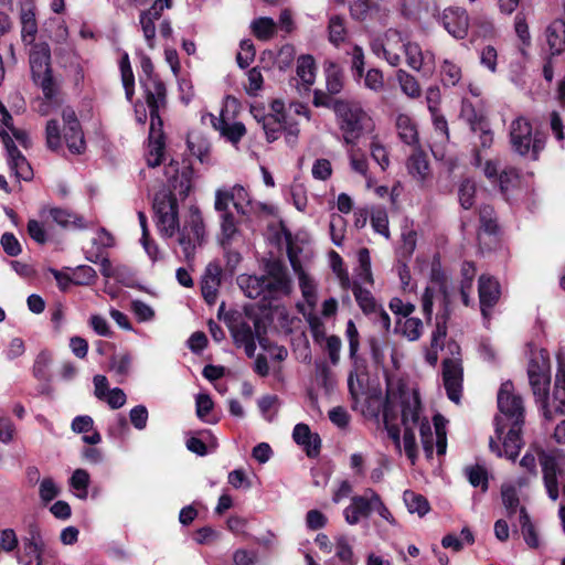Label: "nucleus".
Wrapping results in <instances>:
<instances>
[{
    "instance_id": "c03bdc74",
    "label": "nucleus",
    "mask_w": 565,
    "mask_h": 565,
    "mask_svg": "<svg viewBox=\"0 0 565 565\" xmlns=\"http://www.w3.org/2000/svg\"><path fill=\"white\" fill-rule=\"evenodd\" d=\"M89 473L84 469H76L71 479L70 486L76 491V497L85 500L88 495Z\"/></svg>"
},
{
    "instance_id": "1a4fd4ad",
    "label": "nucleus",
    "mask_w": 565,
    "mask_h": 565,
    "mask_svg": "<svg viewBox=\"0 0 565 565\" xmlns=\"http://www.w3.org/2000/svg\"><path fill=\"white\" fill-rule=\"evenodd\" d=\"M498 407L500 415L495 417V433L499 438L507 429L508 424L524 423V407L521 396L515 394L511 382L501 384L498 392Z\"/></svg>"
},
{
    "instance_id": "79ce46f5",
    "label": "nucleus",
    "mask_w": 565,
    "mask_h": 565,
    "mask_svg": "<svg viewBox=\"0 0 565 565\" xmlns=\"http://www.w3.org/2000/svg\"><path fill=\"white\" fill-rule=\"evenodd\" d=\"M403 500L411 513L423 516L429 511L428 501L422 494L407 490L403 494Z\"/></svg>"
},
{
    "instance_id": "412c9836",
    "label": "nucleus",
    "mask_w": 565,
    "mask_h": 565,
    "mask_svg": "<svg viewBox=\"0 0 565 565\" xmlns=\"http://www.w3.org/2000/svg\"><path fill=\"white\" fill-rule=\"evenodd\" d=\"M403 53L405 54L407 65L414 71L419 72L425 66L433 70L435 66L434 54L430 52L424 54L420 46L415 42H411L408 39Z\"/></svg>"
},
{
    "instance_id": "a19ab883",
    "label": "nucleus",
    "mask_w": 565,
    "mask_h": 565,
    "mask_svg": "<svg viewBox=\"0 0 565 565\" xmlns=\"http://www.w3.org/2000/svg\"><path fill=\"white\" fill-rule=\"evenodd\" d=\"M440 76L445 86H456L462 77L461 67L446 58L440 67Z\"/></svg>"
},
{
    "instance_id": "052dcab7",
    "label": "nucleus",
    "mask_w": 565,
    "mask_h": 565,
    "mask_svg": "<svg viewBox=\"0 0 565 565\" xmlns=\"http://www.w3.org/2000/svg\"><path fill=\"white\" fill-rule=\"evenodd\" d=\"M61 492L60 487L52 478H44L39 486V494L43 502L47 503L55 499Z\"/></svg>"
},
{
    "instance_id": "37998d69",
    "label": "nucleus",
    "mask_w": 565,
    "mask_h": 565,
    "mask_svg": "<svg viewBox=\"0 0 565 565\" xmlns=\"http://www.w3.org/2000/svg\"><path fill=\"white\" fill-rule=\"evenodd\" d=\"M396 78L401 86L402 92L411 98H417L420 96V86L417 79L408 74L404 70H398L396 73Z\"/></svg>"
},
{
    "instance_id": "4be33fe9",
    "label": "nucleus",
    "mask_w": 565,
    "mask_h": 565,
    "mask_svg": "<svg viewBox=\"0 0 565 565\" xmlns=\"http://www.w3.org/2000/svg\"><path fill=\"white\" fill-rule=\"evenodd\" d=\"M499 297V282L489 276H481L479 278V298L481 311L484 317L488 315L487 310L497 303Z\"/></svg>"
},
{
    "instance_id": "f03ea898",
    "label": "nucleus",
    "mask_w": 565,
    "mask_h": 565,
    "mask_svg": "<svg viewBox=\"0 0 565 565\" xmlns=\"http://www.w3.org/2000/svg\"><path fill=\"white\" fill-rule=\"evenodd\" d=\"M153 210L159 233L164 237H172L177 231L180 232L179 244L182 247L184 257L190 262L194 257L198 246L204 239V223L199 211H192L183 227H179L178 203L174 195L168 190L156 193Z\"/></svg>"
},
{
    "instance_id": "603ef678",
    "label": "nucleus",
    "mask_w": 565,
    "mask_h": 565,
    "mask_svg": "<svg viewBox=\"0 0 565 565\" xmlns=\"http://www.w3.org/2000/svg\"><path fill=\"white\" fill-rule=\"evenodd\" d=\"M214 403L209 394L201 393L195 397L196 416L209 424H213L216 420L210 419L207 416L213 409Z\"/></svg>"
},
{
    "instance_id": "4c0bfd02",
    "label": "nucleus",
    "mask_w": 565,
    "mask_h": 565,
    "mask_svg": "<svg viewBox=\"0 0 565 565\" xmlns=\"http://www.w3.org/2000/svg\"><path fill=\"white\" fill-rule=\"evenodd\" d=\"M297 76L307 87L315 83L316 65L312 56L303 55L298 58Z\"/></svg>"
},
{
    "instance_id": "a878e982",
    "label": "nucleus",
    "mask_w": 565,
    "mask_h": 565,
    "mask_svg": "<svg viewBox=\"0 0 565 565\" xmlns=\"http://www.w3.org/2000/svg\"><path fill=\"white\" fill-rule=\"evenodd\" d=\"M462 111L465 116H467L471 130L479 132L480 147L482 149L490 148L493 143V134L490 130L489 124L482 116H478L472 109L471 114H468V108L466 107Z\"/></svg>"
},
{
    "instance_id": "338daca9",
    "label": "nucleus",
    "mask_w": 565,
    "mask_h": 565,
    "mask_svg": "<svg viewBox=\"0 0 565 565\" xmlns=\"http://www.w3.org/2000/svg\"><path fill=\"white\" fill-rule=\"evenodd\" d=\"M290 195L295 207L303 212L308 205L307 190L302 183H294L290 186Z\"/></svg>"
},
{
    "instance_id": "58836bf2",
    "label": "nucleus",
    "mask_w": 565,
    "mask_h": 565,
    "mask_svg": "<svg viewBox=\"0 0 565 565\" xmlns=\"http://www.w3.org/2000/svg\"><path fill=\"white\" fill-rule=\"evenodd\" d=\"M475 536L469 527L465 526L461 530V539H459L456 534L449 533L445 535L441 540V545L445 548H450L455 552H459L463 548V544L467 543L468 545L473 544Z\"/></svg>"
},
{
    "instance_id": "cd10ccee",
    "label": "nucleus",
    "mask_w": 565,
    "mask_h": 565,
    "mask_svg": "<svg viewBox=\"0 0 565 565\" xmlns=\"http://www.w3.org/2000/svg\"><path fill=\"white\" fill-rule=\"evenodd\" d=\"M546 41L552 54L565 53V21L557 19L546 29Z\"/></svg>"
},
{
    "instance_id": "774afa93",
    "label": "nucleus",
    "mask_w": 565,
    "mask_h": 565,
    "mask_svg": "<svg viewBox=\"0 0 565 565\" xmlns=\"http://www.w3.org/2000/svg\"><path fill=\"white\" fill-rule=\"evenodd\" d=\"M46 143L52 150H56L62 146L60 126L54 119L49 120L46 124Z\"/></svg>"
},
{
    "instance_id": "6ab92c4d",
    "label": "nucleus",
    "mask_w": 565,
    "mask_h": 565,
    "mask_svg": "<svg viewBox=\"0 0 565 565\" xmlns=\"http://www.w3.org/2000/svg\"><path fill=\"white\" fill-rule=\"evenodd\" d=\"M289 258L291 267L298 278L302 298L309 307L310 311H313L318 302L317 284L295 256H289Z\"/></svg>"
},
{
    "instance_id": "b1692460",
    "label": "nucleus",
    "mask_w": 565,
    "mask_h": 565,
    "mask_svg": "<svg viewBox=\"0 0 565 565\" xmlns=\"http://www.w3.org/2000/svg\"><path fill=\"white\" fill-rule=\"evenodd\" d=\"M220 214L218 241L223 247L232 245L241 236L238 222L231 211H217Z\"/></svg>"
},
{
    "instance_id": "c756f323",
    "label": "nucleus",
    "mask_w": 565,
    "mask_h": 565,
    "mask_svg": "<svg viewBox=\"0 0 565 565\" xmlns=\"http://www.w3.org/2000/svg\"><path fill=\"white\" fill-rule=\"evenodd\" d=\"M552 403L555 412L565 414V360L562 354H557V373Z\"/></svg>"
},
{
    "instance_id": "4d7b16f0",
    "label": "nucleus",
    "mask_w": 565,
    "mask_h": 565,
    "mask_svg": "<svg viewBox=\"0 0 565 565\" xmlns=\"http://www.w3.org/2000/svg\"><path fill=\"white\" fill-rule=\"evenodd\" d=\"M480 64L492 74L498 71V51L492 45H486L480 50Z\"/></svg>"
},
{
    "instance_id": "9d476101",
    "label": "nucleus",
    "mask_w": 565,
    "mask_h": 565,
    "mask_svg": "<svg viewBox=\"0 0 565 565\" xmlns=\"http://www.w3.org/2000/svg\"><path fill=\"white\" fill-rule=\"evenodd\" d=\"M51 51L46 43H36L30 52V67L32 79L46 99H52L57 92V85L52 75Z\"/></svg>"
},
{
    "instance_id": "dca6fc26",
    "label": "nucleus",
    "mask_w": 565,
    "mask_h": 565,
    "mask_svg": "<svg viewBox=\"0 0 565 565\" xmlns=\"http://www.w3.org/2000/svg\"><path fill=\"white\" fill-rule=\"evenodd\" d=\"M265 294L269 297L277 298L280 296H288L292 291V282L289 278L287 270L280 263L274 262L268 266L266 276Z\"/></svg>"
},
{
    "instance_id": "393cba45",
    "label": "nucleus",
    "mask_w": 565,
    "mask_h": 565,
    "mask_svg": "<svg viewBox=\"0 0 565 565\" xmlns=\"http://www.w3.org/2000/svg\"><path fill=\"white\" fill-rule=\"evenodd\" d=\"M529 375L530 385L532 387L533 394L537 402H541L544 408V416L546 418L552 417V409L548 408L546 402H547V395H548V387L551 382L550 373H534V371L531 372Z\"/></svg>"
},
{
    "instance_id": "7ed1b4c3",
    "label": "nucleus",
    "mask_w": 565,
    "mask_h": 565,
    "mask_svg": "<svg viewBox=\"0 0 565 565\" xmlns=\"http://www.w3.org/2000/svg\"><path fill=\"white\" fill-rule=\"evenodd\" d=\"M140 83L142 85L147 105L150 109V129L147 163L149 167H157L163 158V121L159 115L160 109L166 107V87L153 75V65L148 56L141 57Z\"/></svg>"
},
{
    "instance_id": "e433bc0d",
    "label": "nucleus",
    "mask_w": 565,
    "mask_h": 565,
    "mask_svg": "<svg viewBox=\"0 0 565 565\" xmlns=\"http://www.w3.org/2000/svg\"><path fill=\"white\" fill-rule=\"evenodd\" d=\"M49 214L54 223L62 227H78L83 228L85 227V224L83 222V218L72 214L71 212L57 207H52L49 211Z\"/></svg>"
},
{
    "instance_id": "13d9d810",
    "label": "nucleus",
    "mask_w": 565,
    "mask_h": 565,
    "mask_svg": "<svg viewBox=\"0 0 565 565\" xmlns=\"http://www.w3.org/2000/svg\"><path fill=\"white\" fill-rule=\"evenodd\" d=\"M329 227L333 244L341 246L345 237V220L339 215H332Z\"/></svg>"
},
{
    "instance_id": "2f4dec72",
    "label": "nucleus",
    "mask_w": 565,
    "mask_h": 565,
    "mask_svg": "<svg viewBox=\"0 0 565 565\" xmlns=\"http://www.w3.org/2000/svg\"><path fill=\"white\" fill-rule=\"evenodd\" d=\"M212 121L214 128L233 143L238 142L246 132L245 126L242 122H230L225 118L224 113L221 114L220 119L212 118Z\"/></svg>"
},
{
    "instance_id": "6e6d98bb",
    "label": "nucleus",
    "mask_w": 565,
    "mask_h": 565,
    "mask_svg": "<svg viewBox=\"0 0 565 565\" xmlns=\"http://www.w3.org/2000/svg\"><path fill=\"white\" fill-rule=\"evenodd\" d=\"M348 154L351 169L362 177H366V172H369V162L365 154L355 148H351Z\"/></svg>"
},
{
    "instance_id": "49530a36",
    "label": "nucleus",
    "mask_w": 565,
    "mask_h": 565,
    "mask_svg": "<svg viewBox=\"0 0 565 565\" xmlns=\"http://www.w3.org/2000/svg\"><path fill=\"white\" fill-rule=\"evenodd\" d=\"M326 84L330 94H338L343 87V74L333 63H329L326 67Z\"/></svg>"
},
{
    "instance_id": "de8ad7c7",
    "label": "nucleus",
    "mask_w": 565,
    "mask_h": 565,
    "mask_svg": "<svg viewBox=\"0 0 565 565\" xmlns=\"http://www.w3.org/2000/svg\"><path fill=\"white\" fill-rule=\"evenodd\" d=\"M252 29L259 40L266 41L275 34L276 23L270 18H258L253 21Z\"/></svg>"
},
{
    "instance_id": "09e8293b",
    "label": "nucleus",
    "mask_w": 565,
    "mask_h": 565,
    "mask_svg": "<svg viewBox=\"0 0 565 565\" xmlns=\"http://www.w3.org/2000/svg\"><path fill=\"white\" fill-rule=\"evenodd\" d=\"M370 152L372 159L381 167L382 170H386L388 168V151L376 136H374L371 140Z\"/></svg>"
},
{
    "instance_id": "8fccbe9b",
    "label": "nucleus",
    "mask_w": 565,
    "mask_h": 565,
    "mask_svg": "<svg viewBox=\"0 0 565 565\" xmlns=\"http://www.w3.org/2000/svg\"><path fill=\"white\" fill-rule=\"evenodd\" d=\"M550 355L548 352L545 350H540L532 353L529 367H527V374H531L532 371L534 373H550Z\"/></svg>"
},
{
    "instance_id": "c9c22d12",
    "label": "nucleus",
    "mask_w": 565,
    "mask_h": 565,
    "mask_svg": "<svg viewBox=\"0 0 565 565\" xmlns=\"http://www.w3.org/2000/svg\"><path fill=\"white\" fill-rule=\"evenodd\" d=\"M188 148L201 162H205L210 153V142L200 134L191 132L188 136Z\"/></svg>"
},
{
    "instance_id": "39448f33",
    "label": "nucleus",
    "mask_w": 565,
    "mask_h": 565,
    "mask_svg": "<svg viewBox=\"0 0 565 565\" xmlns=\"http://www.w3.org/2000/svg\"><path fill=\"white\" fill-rule=\"evenodd\" d=\"M332 109L337 116L345 143L355 145L362 136L373 131V119L358 104L335 99L333 100Z\"/></svg>"
},
{
    "instance_id": "473e14b6",
    "label": "nucleus",
    "mask_w": 565,
    "mask_h": 565,
    "mask_svg": "<svg viewBox=\"0 0 565 565\" xmlns=\"http://www.w3.org/2000/svg\"><path fill=\"white\" fill-rule=\"evenodd\" d=\"M238 286L244 291V294L252 299L258 298L265 294V285L266 279L257 276H250V275H241L237 278Z\"/></svg>"
},
{
    "instance_id": "4468645a",
    "label": "nucleus",
    "mask_w": 565,
    "mask_h": 565,
    "mask_svg": "<svg viewBox=\"0 0 565 565\" xmlns=\"http://www.w3.org/2000/svg\"><path fill=\"white\" fill-rule=\"evenodd\" d=\"M523 424H508L510 426L508 431H503L501 438L495 434V438L499 441H502V448L497 443V440L491 437L490 438V449L495 452L499 457H507L510 460H514L519 455L521 447L523 446V440L521 437V429Z\"/></svg>"
},
{
    "instance_id": "f257e3e1",
    "label": "nucleus",
    "mask_w": 565,
    "mask_h": 565,
    "mask_svg": "<svg viewBox=\"0 0 565 565\" xmlns=\"http://www.w3.org/2000/svg\"><path fill=\"white\" fill-rule=\"evenodd\" d=\"M361 412L370 418H379L382 413L384 428L398 454L402 452V441L397 419H401L404 429L403 447L412 463L417 458L416 429L428 458L433 456L435 446L438 455L446 452V419L439 414L434 416V434L428 418L423 414L417 391L408 388L399 381H388L385 401L377 394L369 395Z\"/></svg>"
},
{
    "instance_id": "aec40b11",
    "label": "nucleus",
    "mask_w": 565,
    "mask_h": 565,
    "mask_svg": "<svg viewBox=\"0 0 565 565\" xmlns=\"http://www.w3.org/2000/svg\"><path fill=\"white\" fill-rule=\"evenodd\" d=\"M445 29L456 39H465L469 30V18L462 8H447L443 12Z\"/></svg>"
},
{
    "instance_id": "bf43d9fd",
    "label": "nucleus",
    "mask_w": 565,
    "mask_h": 565,
    "mask_svg": "<svg viewBox=\"0 0 565 565\" xmlns=\"http://www.w3.org/2000/svg\"><path fill=\"white\" fill-rule=\"evenodd\" d=\"M520 519L522 525V534L524 536L526 544L532 548H536L539 546V537L534 531L533 525L530 522L529 515L526 514L523 508L521 509Z\"/></svg>"
},
{
    "instance_id": "f8f14e48",
    "label": "nucleus",
    "mask_w": 565,
    "mask_h": 565,
    "mask_svg": "<svg viewBox=\"0 0 565 565\" xmlns=\"http://www.w3.org/2000/svg\"><path fill=\"white\" fill-rule=\"evenodd\" d=\"M407 39L402 32L390 29L371 42V50L391 66H398L402 62V53Z\"/></svg>"
},
{
    "instance_id": "2eb2a0df",
    "label": "nucleus",
    "mask_w": 565,
    "mask_h": 565,
    "mask_svg": "<svg viewBox=\"0 0 565 565\" xmlns=\"http://www.w3.org/2000/svg\"><path fill=\"white\" fill-rule=\"evenodd\" d=\"M463 370L459 359H445L443 362V382L447 396L455 403L460 402Z\"/></svg>"
},
{
    "instance_id": "20e7f679",
    "label": "nucleus",
    "mask_w": 565,
    "mask_h": 565,
    "mask_svg": "<svg viewBox=\"0 0 565 565\" xmlns=\"http://www.w3.org/2000/svg\"><path fill=\"white\" fill-rule=\"evenodd\" d=\"M536 459H539L542 468L547 494L555 501L558 498L557 476L563 472L562 465L565 463V450H545L540 445L532 444L520 460V466L535 477L537 475Z\"/></svg>"
},
{
    "instance_id": "f3484780",
    "label": "nucleus",
    "mask_w": 565,
    "mask_h": 565,
    "mask_svg": "<svg viewBox=\"0 0 565 565\" xmlns=\"http://www.w3.org/2000/svg\"><path fill=\"white\" fill-rule=\"evenodd\" d=\"M62 119L64 122L63 136L70 151L73 153H82L85 150V140L75 111L70 107L64 108Z\"/></svg>"
},
{
    "instance_id": "0eeeda50",
    "label": "nucleus",
    "mask_w": 565,
    "mask_h": 565,
    "mask_svg": "<svg viewBox=\"0 0 565 565\" xmlns=\"http://www.w3.org/2000/svg\"><path fill=\"white\" fill-rule=\"evenodd\" d=\"M372 512H376L388 523L393 524L395 522L381 497L371 488L365 489L360 495L352 497L350 504L343 511V515L348 524L355 525L362 519L369 518Z\"/></svg>"
},
{
    "instance_id": "ea45409f",
    "label": "nucleus",
    "mask_w": 565,
    "mask_h": 565,
    "mask_svg": "<svg viewBox=\"0 0 565 565\" xmlns=\"http://www.w3.org/2000/svg\"><path fill=\"white\" fill-rule=\"evenodd\" d=\"M353 295L359 307L365 315H372L379 310L381 305H379L372 294L369 290L363 289L362 286H358L355 284L353 286Z\"/></svg>"
},
{
    "instance_id": "5fc2aeb1",
    "label": "nucleus",
    "mask_w": 565,
    "mask_h": 565,
    "mask_svg": "<svg viewBox=\"0 0 565 565\" xmlns=\"http://www.w3.org/2000/svg\"><path fill=\"white\" fill-rule=\"evenodd\" d=\"M371 224L376 233L383 235L386 238L390 237L388 215L384 209H375L372 212Z\"/></svg>"
},
{
    "instance_id": "3c124183",
    "label": "nucleus",
    "mask_w": 565,
    "mask_h": 565,
    "mask_svg": "<svg viewBox=\"0 0 565 565\" xmlns=\"http://www.w3.org/2000/svg\"><path fill=\"white\" fill-rule=\"evenodd\" d=\"M335 556L347 565H354V554L350 541L347 536H339L335 540Z\"/></svg>"
},
{
    "instance_id": "72a5a7b5",
    "label": "nucleus",
    "mask_w": 565,
    "mask_h": 565,
    "mask_svg": "<svg viewBox=\"0 0 565 565\" xmlns=\"http://www.w3.org/2000/svg\"><path fill=\"white\" fill-rule=\"evenodd\" d=\"M447 335L445 323L438 322L433 331L430 345L426 350L425 359L430 365H435L438 361V352L444 348V341Z\"/></svg>"
},
{
    "instance_id": "ddd939ff",
    "label": "nucleus",
    "mask_w": 565,
    "mask_h": 565,
    "mask_svg": "<svg viewBox=\"0 0 565 565\" xmlns=\"http://www.w3.org/2000/svg\"><path fill=\"white\" fill-rule=\"evenodd\" d=\"M256 109H253L254 117L262 122L263 130L269 142L277 140L280 136L281 130L286 132V141L294 146L298 139L299 127L298 122L294 120H282L274 115H264L258 118Z\"/></svg>"
},
{
    "instance_id": "6e6552de",
    "label": "nucleus",
    "mask_w": 565,
    "mask_h": 565,
    "mask_svg": "<svg viewBox=\"0 0 565 565\" xmlns=\"http://www.w3.org/2000/svg\"><path fill=\"white\" fill-rule=\"evenodd\" d=\"M509 136L513 151L523 157L530 156L534 160L545 145L544 136L533 131L531 122L524 117H519L511 122Z\"/></svg>"
},
{
    "instance_id": "7c9ffc66",
    "label": "nucleus",
    "mask_w": 565,
    "mask_h": 565,
    "mask_svg": "<svg viewBox=\"0 0 565 565\" xmlns=\"http://www.w3.org/2000/svg\"><path fill=\"white\" fill-rule=\"evenodd\" d=\"M327 32L329 42L335 47L345 43L349 35L345 18L332 14L328 21Z\"/></svg>"
},
{
    "instance_id": "a18cd8bd",
    "label": "nucleus",
    "mask_w": 565,
    "mask_h": 565,
    "mask_svg": "<svg viewBox=\"0 0 565 565\" xmlns=\"http://www.w3.org/2000/svg\"><path fill=\"white\" fill-rule=\"evenodd\" d=\"M120 73L126 98L131 100L135 94V76L130 66L128 54H125L120 61Z\"/></svg>"
},
{
    "instance_id": "5701e85b",
    "label": "nucleus",
    "mask_w": 565,
    "mask_h": 565,
    "mask_svg": "<svg viewBox=\"0 0 565 565\" xmlns=\"http://www.w3.org/2000/svg\"><path fill=\"white\" fill-rule=\"evenodd\" d=\"M294 440L300 445L309 457H316L320 451L321 440L318 434L310 430L306 424H297L292 431Z\"/></svg>"
},
{
    "instance_id": "0e129e2a",
    "label": "nucleus",
    "mask_w": 565,
    "mask_h": 565,
    "mask_svg": "<svg viewBox=\"0 0 565 565\" xmlns=\"http://www.w3.org/2000/svg\"><path fill=\"white\" fill-rule=\"evenodd\" d=\"M364 76V86L375 93L384 88V75L377 68H370Z\"/></svg>"
},
{
    "instance_id": "864d4df0",
    "label": "nucleus",
    "mask_w": 565,
    "mask_h": 565,
    "mask_svg": "<svg viewBox=\"0 0 565 565\" xmlns=\"http://www.w3.org/2000/svg\"><path fill=\"white\" fill-rule=\"evenodd\" d=\"M231 332L236 344L246 342L255 337L252 326L244 320H236L231 326Z\"/></svg>"
},
{
    "instance_id": "e2e57ef3",
    "label": "nucleus",
    "mask_w": 565,
    "mask_h": 565,
    "mask_svg": "<svg viewBox=\"0 0 565 565\" xmlns=\"http://www.w3.org/2000/svg\"><path fill=\"white\" fill-rule=\"evenodd\" d=\"M131 366V358L129 354H116L110 360V370L115 372L116 375L125 377Z\"/></svg>"
},
{
    "instance_id": "a211bd4d",
    "label": "nucleus",
    "mask_w": 565,
    "mask_h": 565,
    "mask_svg": "<svg viewBox=\"0 0 565 565\" xmlns=\"http://www.w3.org/2000/svg\"><path fill=\"white\" fill-rule=\"evenodd\" d=\"M0 136L4 143V147L8 152V163L18 180H30L32 178V169L24 158L17 149L13 143V140L10 135H8L3 129H0Z\"/></svg>"
},
{
    "instance_id": "680f3d73",
    "label": "nucleus",
    "mask_w": 565,
    "mask_h": 565,
    "mask_svg": "<svg viewBox=\"0 0 565 565\" xmlns=\"http://www.w3.org/2000/svg\"><path fill=\"white\" fill-rule=\"evenodd\" d=\"M255 57L254 44L250 40H243L239 44V51L236 55V61L239 67H247Z\"/></svg>"
},
{
    "instance_id": "9b49d317",
    "label": "nucleus",
    "mask_w": 565,
    "mask_h": 565,
    "mask_svg": "<svg viewBox=\"0 0 565 565\" xmlns=\"http://www.w3.org/2000/svg\"><path fill=\"white\" fill-rule=\"evenodd\" d=\"M46 554H49V547L41 529L36 524H31L17 551V563L19 565H43Z\"/></svg>"
},
{
    "instance_id": "69168bd1",
    "label": "nucleus",
    "mask_w": 565,
    "mask_h": 565,
    "mask_svg": "<svg viewBox=\"0 0 565 565\" xmlns=\"http://www.w3.org/2000/svg\"><path fill=\"white\" fill-rule=\"evenodd\" d=\"M476 194V184L470 180H465L459 188V202L466 210L473 205Z\"/></svg>"
},
{
    "instance_id": "c85d7f7f",
    "label": "nucleus",
    "mask_w": 565,
    "mask_h": 565,
    "mask_svg": "<svg viewBox=\"0 0 565 565\" xmlns=\"http://www.w3.org/2000/svg\"><path fill=\"white\" fill-rule=\"evenodd\" d=\"M408 173L417 182H425L430 177V168L426 154L420 150H415L407 160Z\"/></svg>"
},
{
    "instance_id": "f704fd0d",
    "label": "nucleus",
    "mask_w": 565,
    "mask_h": 565,
    "mask_svg": "<svg viewBox=\"0 0 565 565\" xmlns=\"http://www.w3.org/2000/svg\"><path fill=\"white\" fill-rule=\"evenodd\" d=\"M21 36L22 41L31 44L34 41L38 32V23L33 8L21 10Z\"/></svg>"
},
{
    "instance_id": "bb28decb",
    "label": "nucleus",
    "mask_w": 565,
    "mask_h": 565,
    "mask_svg": "<svg viewBox=\"0 0 565 565\" xmlns=\"http://www.w3.org/2000/svg\"><path fill=\"white\" fill-rule=\"evenodd\" d=\"M396 130L398 138L406 145L416 147L419 142L418 130L415 121L406 114L396 117Z\"/></svg>"
},
{
    "instance_id": "423d86ee",
    "label": "nucleus",
    "mask_w": 565,
    "mask_h": 565,
    "mask_svg": "<svg viewBox=\"0 0 565 565\" xmlns=\"http://www.w3.org/2000/svg\"><path fill=\"white\" fill-rule=\"evenodd\" d=\"M231 204L243 221H248L254 214H257L264 209V205L254 201L248 191L241 184L216 189L214 200L215 211H230Z\"/></svg>"
}]
</instances>
